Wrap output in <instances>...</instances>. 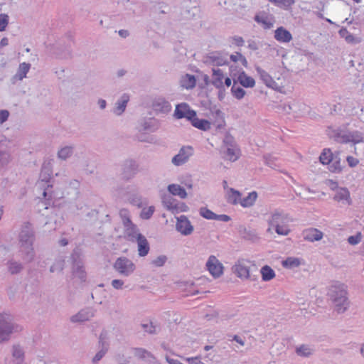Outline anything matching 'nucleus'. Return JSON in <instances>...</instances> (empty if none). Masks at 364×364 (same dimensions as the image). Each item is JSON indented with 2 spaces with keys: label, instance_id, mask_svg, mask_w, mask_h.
<instances>
[{
  "label": "nucleus",
  "instance_id": "nucleus-18",
  "mask_svg": "<svg viewBox=\"0 0 364 364\" xmlns=\"http://www.w3.org/2000/svg\"><path fill=\"white\" fill-rule=\"evenodd\" d=\"M196 113L194 110L190 109L186 103H181L176 106L174 115L178 119L186 118L191 121Z\"/></svg>",
  "mask_w": 364,
  "mask_h": 364
},
{
  "label": "nucleus",
  "instance_id": "nucleus-53",
  "mask_svg": "<svg viewBox=\"0 0 364 364\" xmlns=\"http://www.w3.org/2000/svg\"><path fill=\"white\" fill-rule=\"evenodd\" d=\"M108 349V345L102 343V348L99 350L93 358V362H98L105 355Z\"/></svg>",
  "mask_w": 364,
  "mask_h": 364
},
{
  "label": "nucleus",
  "instance_id": "nucleus-1",
  "mask_svg": "<svg viewBox=\"0 0 364 364\" xmlns=\"http://www.w3.org/2000/svg\"><path fill=\"white\" fill-rule=\"evenodd\" d=\"M256 71L260 80L267 87L284 95L292 92V83L286 73H281L273 77L260 67H257Z\"/></svg>",
  "mask_w": 364,
  "mask_h": 364
},
{
  "label": "nucleus",
  "instance_id": "nucleus-22",
  "mask_svg": "<svg viewBox=\"0 0 364 364\" xmlns=\"http://www.w3.org/2000/svg\"><path fill=\"white\" fill-rule=\"evenodd\" d=\"M129 100L130 96L128 94L122 95L115 102L113 113L117 116L122 115L124 112Z\"/></svg>",
  "mask_w": 364,
  "mask_h": 364
},
{
  "label": "nucleus",
  "instance_id": "nucleus-44",
  "mask_svg": "<svg viewBox=\"0 0 364 364\" xmlns=\"http://www.w3.org/2000/svg\"><path fill=\"white\" fill-rule=\"evenodd\" d=\"M73 274L75 277L83 279L85 278V271L81 262H77L73 267Z\"/></svg>",
  "mask_w": 364,
  "mask_h": 364
},
{
  "label": "nucleus",
  "instance_id": "nucleus-49",
  "mask_svg": "<svg viewBox=\"0 0 364 364\" xmlns=\"http://www.w3.org/2000/svg\"><path fill=\"white\" fill-rule=\"evenodd\" d=\"M154 211L155 207L153 205L144 207L140 213V218L144 220H148L152 216Z\"/></svg>",
  "mask_w": 364,
  "mask_h": 364
},
{
  "label": "nucleus",
  "instance_id": "nucleus-39",
  "mask_svg": "<svg viewBox=\"0 0 364 364\" xmlns=\"http://www.w3.org/2000/svg\"><path fill=\"white\" fill-rule=\"evenodd\" d=\"M230 60L232 63L241 65L245 68L248 66V63L246 58L240 53L235 52L230 55Z\"/></svg>",
  "mask_w": 364,
  "mask_h": 364
},
{
  "label": "nucleus",
  "instance_id": "nucleus-29",
  "mask_svg": "<svg viewBox=\"0 0 364 364\" xmlns=\"http://www.w3.org/2000/svg\"><path fill=\"white\" fill-rule=\"evenodd\" d=\"M196 84V78L194 75L191 74H183L181 76L179 80V85L181 87L186 90L193 89Z\"/></svg>",
  "mask_w": 364,
  "mask_h": 364
},
{
  "label": "nucleus",
  "instance_id": "nucleus-27",
  "mask_svg": "<svg viewBox=\"0 0 364 364\" xmlns=\"http://www.w3.org/2000/svg\"><path fill=\"white\" fill-rule=\"evenodd\" d=\"M31 65L28 63H21L19 64L16 74L13 76L12 80L15 83L21 81L27 77V74L31 69Z\"/></svg>",
  "mask_w": 364,
  "mask_h": 364
},
{
  "label": "nucleus",
  "instance_id": "nucleus-17",
  "mask_svg": "<svg viewBox=\"0 0 364 364\" xmlns=\"http://www.w3.org/2000/svg\"><path fill=\"white\" fill-rule=\"evenodd\" d=\"M193 154V149L191 146L182 147L178 153L175 155L172 159L171 163L176 166H180L186 164Z\"/></svg>",
  "mask_w": 364,
  "mask_h": 364
},
{
  "label": "nucleus",
  "instance_id": "nucleus-11",
  "mask_svg": "<svg viewBox=\"0 0 364 364\" xmlns=\"http://www.w3.org/2000/svg\"><path fill=\"white\" fill-rule=\"evenodd\" d=\"M232 77L225 76L223 71L217 68H213L210 83L219 90H224L225 87H229L232 85Z\"/></svg>",
  "mask_w": 364,
  "mask_h": 364
},
{
  "label": "nucleus",
  "instance_id": "nucleus-25",
  "mask_svg": "<svg viewBox=\"0 0 364 364\" xmlns=\"http://www.w3.org/2000/svg\"><path fill=\"white\" fill-rule=\"evenodd\" d=\"M154 109L159 112L167 113L171 111V104L164 97H156L152 103Z\"/></svg>",
  "mask_w": 364,
  "mask_h": 364
},
{
  "label": "nucleus",
  "instance_id": "nucleus-8",
  "mask_svg": "<svg viewBox=\"0 0 364 364\" xmlns=\"http://www.w3.org/2000/svg\"><path fill=\"white\" fill-rule=\"evenodd\" d=\"M51 174L52 171L50 166L44 165L40 173L41 181L38 183V186L39 187H44L46 184V187H45L42 191L43 198L46 200H50L53 197L52 186L47 184L51 177Z\"/></svg>",
  "mask_w": 364,
  "mask_h": 364
},
{
  "label": "nucleus",
  "instance_id": "nucleus-45",
  "mask_svg": "<svg viewBox=\"0 0 364 364\" xmlns=\"http://www.w3.org/2000/svg\"><path fill=\"white\" fill-rule=\"evenodd\" d=\"M267 1L275 4L277 6L282 7L284 9H289L295 3V0H267Z\"/></svg>",
  "mask_w": 364,
  "mask_h": 364
},
{
  "label": "nucleus",
  "instance_id": "nucleus-51",
  "mask_svg": "<svg viewBox=\"0 0 364 364\" xmlns=\"http://www.w3.org/2000/svg\"><path fill=\"white\" fill-rule=\"evenodd\" d=\"M11 159L8 151L0 150V168L6 166L11 161Z\"/></svg>",
  "mask_w": 364,
  "mask_h": 364
},
{
  "label": "nucleus",
  "instance_id": "nucleus-54",
  "mask_svg": "<svg viewBox=\"0 0 364 364\" xmlns=\"http://www.w3.org/2000/svg\"><path fill=\"white\" fill-rule=\"evenodd\" d=\"M188 210L189 208L185 203L178 201L174 209V213H186Z\"/></svg>",
  "mask_w": 364,
  "mask_h": 364
},
{
  "label": "nucleus",
  "instance_id": "nucleus-50",
  "mask_svg": "<svg viewBox=\"0 0 364 364\" xmlns=\"http://www.w3.org/2000/svg\"><path fill=\"white\" fill-rule=\"evenodd\" d=\"M199 214L201 217L207 220H214L215 215L212 210L205 207H202L199 209Z\"/></svg>",
  "mask_w": 364,
  "mask_h": 364
},
{
  "label": "nucleus",
  "instance_id": "nucleus-2",
  "mask_svg": "<svg viewBox=\"0 0 364 364\" xmlns=\"http://www.w3.org/2000/svg\"><path fill=\"white\" fill-rule=\"evenodd\" d=\"M23 330V326L16 322L12 315L0 313V344L8 342L12 334Z\"/></svg>",
  "mask_w": 364,
  "mask_h": 364
},
{
  "label": "nucleus",
  "instance_id": "nucleus-9",
  "mask_svg": "<svg viewBox=\"0 0 364 364\" xmlns=\"http://www.w3.org/2000/svg\"><path fill=\"white\" fill-rule=\"evenodd\" d=\"M216 115L218 119L215 122H211L208 120L198 118L196 113L190 122L194 127L202 131L210 129L212 124H215L218 128H222L225 124L223 116L220 111L216 112Z\"/></svg>",
  "mask_w": 364,
  "mask_h": 364
},
{
  "label": "nucleus",
  "instance_id": "nucleus-13",
  "mask_svg": "<svg viewBox=\"0 0 364 364\" xmlns=\"http://www.w3.org/2000/svg\"><path fill=\"white\" fill-rule=\"evenodd\" d=\"M205 268L214 279H218L224 274L223 264L213 255L208 257L205 262Z\"/></svg>",
  "mask_w": 364,
  "mask_h": 364
},
{
  "label": "nucleus",
  "instance_id": "nucleus-57",
  "mask_svg": "<svg viewBox=\"0 0 364 364\" xmlns=\"http://www.w3.org/2000/svg\"><path fill=\"white\" fill-rule=\"evenodd\" d=\"M112 287L117 290H122L124 288V282L122 279H115L111 282Z\"/></svg>",
  "mask_w": 364,
  "mask_h": 364
},
{
  "label": "nucleus",
  "instance_id": "nucleus-6",
  "mask_svg": "<svg viewBox=\"0 0 364 364\" xmlns=\"http://www.w3.org/2000/svg\"><path fill=\"white\" fill-rule=\"evenodd\" d=\"M319 161L322 164L327 165L328 169L332 173H341L343 171L341 158L338 154L334 155L329 149L323 150L319 156Z\"/></svg>",
  "mask_w": 364,
  "mask_h": 364
},
{
  "label": "nucleus",
  "instance_id": "nucleus-12",
  "mask_svg": "<svg viewBox=\"0 0 364 364\" xmlns=\"http://www.w3.org/2000/svg\"><path fill=\"white\" fill-rule=\"evenodd\" d=\"M113 267L116 272L124 277L130 276L136 269L135 264L125 257L117 258L113 264Z\"/></svg>",
  "mask_w": 364,
  "mask_h": 364
},
{
  "label": "nucleus",
  "instance_id": "nucleus-38",
  "mask_svg": "<svg viewBox=\"0 0 364 364\" xmlns=\"http://www.w3.org/2000/svg\"><path fill=\"white\" fill-rule=\"evenodd\" d=\"M344 137L345 142H352L354 144L363 141V136L362 133L358 131L349 132Z\"/></svg>",
  "mask_w": 364,
  "mask_h": 364
},
{
  "label": "nucleus",
  "instance_id": "nucleus-32",
  "mask_svg": "<svg viewBox=\"0 0 364 364\" xmlns=\"http://www.w3.org/2000/svg\"><path fill=\"white\" fill-rule=\"evenodd\" d=\"M259 274L262 280L264 282H270L276 277L275 271L267 264L264 265L260 268Z\"/></svg>",
  "mask_w": 364,
  "mask_h": 364
},
{
  "label": "nucleus",
  "instance_id": "nucleus-46",
  "mask_svg": "<svg viewBox=\"0 0 364 364\" xmlns=\"http://www.w3.org/2000/svg\"><path fill=\"white\" fill-rule=\"evenodd\" d=\"M157 129V127L156 125V121L152 119H149V120H146L144 122L141 124V130L143 131H147V132H154Z\"/></svg>",
  "mask_w": 364,
  "mask_h": 364
},
{
  "label": "nucleus",
  "instance_id": "nucleus-37",
  "mask_svg": "<svg viewBox=\"0 0 364 364\" xmlns=\"http://www.w3.org/2000/svg\"><path fill=\"white\" fill-rule=\"evenodd\" d=\"M73 146L70 145L60 147L57 153L58 158L63 161L67 160L73 155Z\"/></svg>",
  "mask_w": 364,
  "mask_h": 364
},
{
  "label": "nucleus",
  "instance_id": "nucleus-24",
  "mask_svg": "<svg viewBox=\"0 0 364 364\" xmlns=\"http://www.w3.org/2000/svg\"><path fill=\"white\" fill-rule=\"evenodd\" d=\"M282 266L287 269H294L305 264V261L301 257H288L281 262Z\"/></svg>",
  "mask_w": 364,
  "mask_h": 364
},
{
  "label": "nucleus",
  "instance_id": "nucleus-35",
  "mask_svg": "<svg viewBox=\"0 0 364 364\" xmlns=\"http://www.w3.org/2000/svg\"><path fill=\"white\" fill-rule=\"evenodd\" d=\"M338 33L341 37L344 38L345 41L348 43L357 44L361 42L360 38L354 36L345 28L340 29Z\"/></svg>",
  "mask_w": 364,
  "mask_h": 364
},
{
  "label": "nucleus",
  "instance_id": "nucleus-48",
  "mask_svg": "<svg viewBox=\"0 0 364 364\" xmlns=\"http://www.w3.org/2000/svg\"><path fill=\"white\" fill-rule=\"evenodd\" d=\"M362 240L363 235L360 232H358L355 235L349 236L347 239L348 244L352 246L358 245Z\"/></svg>",
  "mask_w": 364,
  "mask_h": 364
},
{
  "label": "nucleus",
  "instance_id": "nucleus-20",
  "mask_svg": "<svg viewBox=\"0 0 364 364\" xmlns=\"http://www.w3.org/2000/svg\"><path fill=\"white\" fill-rule=\"evenodd\" d=\"M255 20L264 29H269L272 28L275 23L274 16L266 13H259L257 14L255 17Z\"/></svg>",
  "mask_w": 364,
  "mask_h": 364
},
{
  "label": "nucleus",
  "instance_id": "nucleus-47",
  "mask_svg": "<svg viewBox=\"0 0 364 364\" xmlns=\"http://www.w3.org/2000/svg\"><path fill=\"white\" fill-rule=\"evenodd\" d=\"M231 92L234 97H235L237 100L242 99L245 95V91L243 88L236 86L235 84L231 87Z\"/></svg>",
  "mask_w": 364,
  "mask_h": 364
},
{
  "label": "nucleus",
  "instance_id": "nucleus-23",
  "mask_svg": "<svg viewBox=\"0 0 364 364\" xmlns=\"http://www.w3.org/2000/svg\"><path fill=\"white\" fill-rule=\"evenodd\" d=\"M330 301L334 311L338 314L345 312L350 306V301L348 296L334 299V300Z\"/></svg>",
  "mask_w": 364,
  "mask_h": 364
},
{
  "label": "nucleus",
  "instance_id": "nucleus-16",
  "mask_svg": "<svg viewBox=\"0 0 364 364\" xmlns=\"http://www.w3.org/2000/svg\"><path fill=\"white\" fill-rule=\"evenodd\" d=\"M347 286L341 282H336L328 289L327 296L330 301L348 296Z\"/></svg>",
  "mask_w": 364,
  "mask_h": 364
},
{
  "label": "nucleus",
  "instance_id": "nucleus-36",
  "mask_svg": "<svg viewBox=\"0 0 364 364\" xmlns=\"http://www.w3.org/2000/svg\"><path fill=\"white\" fill-rule=\"evenodd\" d=\"M257 198V193L255 191H252L248 193V195L240 199L239 204L243 208L252 207Z\"/></svg>",
  "mask_w": 364,
  "mask_h": 364
},
{
  "label": "nucleus",
  "instance_id": "nucleus-42",
  "mask_svg": "<svg viewBox=\"0 0 364 364\" xmlns=\"http://www.w3.org/2000/svg\"><path fill=\"white\" fill-rule=\"evenodd\" d=\"M210 63L213 65L222 66L228 63V60L220 54H213L209 57Z\"/></svg>",
  "mask_w": 364,
  "mask_h": 364
},
{
  "label": "nucleus",
  "instance_id": "nucleus-4",
  "mask_svg": "<svg viewBox=\"0 0 364 364\" xmlns=\"http://www.w3.org/2000/svg\"><path fill=\"white\" fill-rule=\"evenodd\" d=\"M220 154L224 159L230 161H237L240 155V149L230 136H226L220 147Z\"/></svg>",
  "mask_w": 364,
  "mask_h": 364
},
{
  "label": "nucleus",
  "instance_id": "nucleus-58",
  "mask_svg": "<svg viewBox=\"0 0 364 364\" xmlns=\"http://www.w3.org/2000/svg\"><path fill=\"white\" fill-rule=\"evenodd\" d=\"M167 260V257L164 255H160L153 259L152 264L156 267H161L163 266Z\"/></svg>",
  "mask_w": 364,
  "mask_h": 364
},
{
  "label": "nucleus",
  "instance_id": "nucleus-31",
  "mask_svg": "<svg viewBox=\"0 0 364 364\" xmlns=\"http://www.w3.org/2000/svg\"><path fill=\"white\" fill-rule=\"evenodd\" d=\"M167 190L171 195L178 196L181 199H185L188 196L186 189L179 184H169L167 187Z\"/></svg>",
  "mask_w": 364,
  "mask_h": 364
},
{
  "label": "nucleus",
  "instance_id": "nucleus-63",
  "mask_svg": "<svg viewBox=\"0 0 364 364\" xmlns=\"http://www.w3.org/2000/svg\"><path fill=\"white\" fill-rule=\"evenodd\" d=\"M185 360L189 364H204L198 356L186 358Z\"/></svg>",
  "mask_w": 364,
  "mask_h": 364
},
{
  "label": "nucleus",
  "instance_id": "nucleus-55",
  "mask_svg": "<svg viewBox=\"0 0 364 364\" xmlns=\"http://www.w3.org/2000/svg\"><path fill=\"white\" fill-rule=\"evenodd\" d=\"M63 268V261L61 259L56 260L50 267V272H60Z\"/></svg>",
  "mask_w": 364,
  "mask_h": 364
},
{
  "label": "nucleus",
  "instance_id": "nucleus-19",
  "mask_svg": "<svg viewBox=\"0 0 364 364\" xmlns=\"http://www.w3.org/2000/svg\"><path fill=\"white\" fill-rule=\"evenodd\" d=\"M333 199L343 205H349L352 203L350 191L345 187H338L336 189V193L333 196Z\"/></svg>",
  "mask_w": 364,
  "mask_h": 364
},
{
  "label": "nucleus",
  "instance_id": "nucleus-59",
  "mask_svg": "<svg viewBox=\"0 0 364 364\" xmlns=\"http://www.w3.org/2000/svg\"><path fill=\"white\" fill-rule=\"evenodd\" d=\"M9 271L12 273H17L21 269V265L16 262H11L9 264Z\"/></svg>",
  "mask_w": 364,
  "mask_h": 364
},
{
  "label": "nucleus",
  "instance_id": "nucleus-43",
  "mask_svg": "<svg viewBox=\"0 0 364 364\" xmlns=\"http://www.w3.org/2000/svg\"><path fill=\"white\" fill-rule=\"evenodd\" d=\"M162 203H163V205H164V207L167 210H168L171 212H172L173 213H174V209H175L176 205L178 203V201L176 199H174L173 198H172L171 196L164 197L162 199Z\"/></svg>",
  "mask_w": 364,
  "mask_h": 364
},
{
  "label": "nucleus",
  "instance_id": "nucleus-7",
  "mask_svg": "<svg viewBox=\"0 0 364 364\" xmlns=\"http://www.w3.org/2000/svg\"><path fill=\"white\" fill-rule=\"evenodd\" d=\"M229 73L234 83L238 82L242 87L246 88H252L255 86V79L248 75L242 68H237L233 65L229 68Z\"/></svg>",
  "mask_w": 364,
  "mask_h": 364
},
{
  "label": "nucleus",
  "instance_id": "nucleus-15",
  "mask_svg": "<svg viewBox=\"0 0 364 364\" xmlns=\"http://www.w3.org/2000/svg\"><path fill=\"white\" fill-rule=\"evenodd\" d=\"M232 272L240 279L247 280L250 277L249 261L240 259L232 267Z\"/></svg>",
  "mask_w": 364,
  "mask_h": 364
},
{
  "label": "nucleus",
  "instance_id": "nucleus-61",
  "mask_svg": "<svg viewBox=\"0 0 364 364\" xmlns=\"http://www.w3.org/2000/svg\"><path fill=\"white\" fill-rule=\"evenodd\" d=\"M142 327L145 331L149 333H154L156 331V326L151 322L144 323Z\"/></svg>",
  "mask_w": 364,
  "mask_h": 364
},
{
  "label": "nucleus",
  "instance_id": "nucleus-62",
  "mask_svg": "<svg viewBox=\"0 0 364 364\" xmlns=\"http://www.w3.org/2000/svg\"><path fill=\"white\" fill-rule=\"evenodd\" d=\"M231 43L232 45H234L235 46L240 47L244 45L245 41L242 37L235 36V37L232 38Z\"/></svg>",
  "mask_w": 364,
  "mask_h": 364
},
{
  "label": "nucleus",
  "instance_id": "nucleus-52",
  "mask_svg": "<svg viewBox=\"0 0 364 364\" xmlns=\"http://www.w3.org/2000/svg\"><path fill=\"white\" fill-rule=\"evenodd\" d=\"M9 16L6 14H0V32L4 31L9 24Z\"/></svg>",
  "mask_w": 364,
  "mask_h": 364
},
{
  "label": "nucleus",
  "instance_id": "nucleus-41",
  "mask_svg": "<svg viewBox=\"0 0 364 364\" xmlns=\"http://www.w3.org/2000/svg\"><path fill=\"white\" fill-rule=\"evenodd\" d=\"M314 350L308 345H300L296 348V353L299 356L308 357L311 355Z\"/></svg>",
  "mask_w": 364,
  "mask_h": 364
},
{
  "label": "nucleus",
  "instance_id": "nucleus-34",
  "mask_svg": "<svg viewBox=\"0 0 364 364\" xmlns=\"http://www.w3.org/2000/svg\"><path fill=\"white\" fill-rule=\"evenodd\" d=\"M225 195L227 201L229 203H231L233 205H237L240 202L241 193L238 191H237L232 188H228L227 193Z\"/></svg>",
  "mask_w": 364,
  "mask_h": 364
},
{
  "label": "nucleus",
  "instance_id": "nucleus-60",
  "mask_svg": "<svg viewBox=\"0 0 364 364\" xmlns=\"http://www.w3.org/2000/svg\"><path fill=\"white\" fill-rule=\"evenodd\" d=\"M10 116V112L7 109H0V125L6 122Z\"/></svg>",
  "mask_w": 364,
  "mask_h": 364
},
{
  "label": "nucleus",
  "instance_id": "nucleus-64",
  "mask_svg": "<svg viewBox=\"0 0 364 364\" xmlns=\"http://www.w3.org/2000/svg\"><path fill=\"white\" fill-rule=\"evenodd\" d=\"M4 364H25L22 363L18 360L11 357L6 358L4 360Z\"/></svg>",
  "mask_w": 364,
  "mask_h": 364
},
{
  "label": "nucleus",
  "instance_id": "nucleus-30",
  "mask_svg": "<svg viewBox=\"0 0 364 364\" xmlns=\"http://www.w3.org/2000/svg\"><path fill=\"white\" fill-rule=\"evenodd\" d=\"M134 355L149 363H156V359L152 353L143 348H136L134 350Z\"/></svg>",
  "mask_w": 364,
  "mask_h": 364
},
{
  "label": "nucleus",
  "instance_id": "nucleus-56",
  "mask_svg": "<svg viewBox=\"0 0 364 364\" xmlns=\"http://www.w3.org/2000/svg\"><path fill=\"white\" fill-rule=\"evenodd\" d=\"M346 162L348 164V166L350 167V168H355L356 167L358 164H359V159L358 158H355L353 156H346Z\"/></svg>",
  "mask_w": 364,
  "mask_h": 364
},
{
  "label": "nucleus",
  "instance_id": "nucleus-33",
  "mask_svg": "<svg viewBox=\"0 0 364 364\" xmlns=\"http://www.w3.org/2000/svg\"><path fill=\"white\" fill-rule=\"evenodd\" d=\"M134 242H137L139 255L140 257L146 256L149 251V245L146 238L142 235L136 239Z\"/></svg>",
  "mask_w": 364,
  "mask_h": 364
},
{
  "label": "nucleus",
  "instance_id": "nucleus-3",
  "mask_svg": "<svg viewBox=\"0 0 364 364\" xmlns=\"http://www.w3.org/2000/svg\"><path fill=\"white\" fill-rule=\"evenodd\" d=\"M267 232L272 234L274 230L279 235L286 236L290 232L287 216L279 212H274L267 220Z\"/></svg>",
  "mask_w": 364,
  "mask_h": 364
},
{
  "label": "nucleus",
  "instance_id": "nucleus-26",
  "mask_svg": "<svg viewBox=\"0 0 364 364\" xmlns=\"http://www.w3.org/2000/svg\"><path fill=\"white\" fill-rule=\"evenodd\" d=\"M94 316V312L90 309H85L80 311L70 318L73 323H82L89 321Z\"/></svg>",
  "mask_w": 364,
  "mask_h": 364
},
{
  "label": "nucleus",
  "instance_id": "nucleus-5",
  "mask_svg": "<svg viewBox=\"0 0 364 364\" xmlns=\"http://www.w3.org/2000/svg\"><path fill=\"white\" fill-rule=\"evenodd\" d=\"M119 215L123 223L125 236L128 240L134 242L143 235L139 232L136 225L132 222L130 213L127 209L120 210Z\"/></svg>",
  "mask_w": 364,
  "mask_h": 364
},
{
  "label": "nucleus",
  "instance_id": "nucleus-14",
  "mask_svg": "<svg viewBox=\"0 0 364 364\" xmlns=\"http://www.w3.org/2000/svg\"><path fill=\"white\" fill-rule=\"evenodd\" d=\"M176 230L182 236H189L194 232V226L186 215L176 218Z\"/></svg>",
  "mask_w": 364,
  "mask_h": 364
},
{
  "label": "nucleus",
  "instance_id": "nucleus-10",
  "mask_svg": "<svg viewBox=\"0 0 364 364\" xmlns=\"http://www.w3.org/2000/svg\"><path fill=\"white\" fill-rule=\"evenodd\" d=\"M19 240L22 247H24L26 250V259L31 261L33 258V250L32 244L33 240V232L29 227H26L23 229L19 235Z\"/></svg>",
  "mask_w": 364,
  "mask_h": 364
},
{
  "label": "nucleus",
  "instance_id": "nucleus-21",
  "mask_svg": "<svg viewBox=\"0 0 364 364\" xmlns=\"http://www.w3.org/2000/svg\"><path fill=\"white\" fill-rule=\"evenodd\" d=\"M303 237L308 242H318L323 239V233L316 228H311L303 231Z\"/></svg>",
  "mask_w": 364,
  "mask_h": 364
},
{
  "label": "nucleus",
  "instance_id": "nucleus-40",
  "mask_svg": "<svg viewBox=\"0 0 364 364\" xmlns=\"http://www.w3.org/2000/svg\"><path fill=\"white\" fill-rule=\"evenodd\" d=\"M11 357L24 363V351L20 346H14L11 350Z\"/></svg>",
  "mask_w": 364,
  "mask_h": 364
},
{
  "label": "nucleus",
  "instance_id": "nucleus-28",
  "mask_svg": "<svg viewBox=\"0 0 364 364\" xmlns=\"http://www.w3.org/2000/svg\"><path fill=\"white\" fill-rule=\"evenodd\" d=\"M274 38L280 43H287L292 40L291 33L283 26L277 28L274 31Z\"/></svg>",
  "mask_w": 364,
  "mask_h": 364
}]
</instances>
